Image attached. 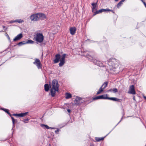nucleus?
<instances>
[{
	"label": "nucleus",
	"instance_id": "obj_1",
	"mask_svg": "<svg viewBox=\"0 0 146 146\" xmlns=\"http://www.w3.org/2000/svg\"><path fill=\"white\" fill-rule=\"evenodd\" d=\"M50 94L52 97H54L56 91L59 90V84L58 81L56 80H54L52 81L51 84L50 85Z\"/></svg>",
	"mask_w": 146,
	"mask_h": 146
},
{
	"label": "nucleus",
	"instance_id": "obj_2",
	"mask_svg": "<svg viewBox=\"0 0 146 146\" xmlns=\"http://www.w3.org/2000/svg\"><path fill=\"white\" fill-rule=\"evenodd\" d=\"M66 54H63L61 56L59 54H57L55 55V58L54 60V62L55 63H58L60 60V63L59 65L60 66H62L65 62V58Z\"/></svg>",
	"mask_w": 146,
	"mask_h": 146
},
{
	"label": "nucleus",
	"instance_id": "obj_3",
	"mask_svg": "<svg viewBox=\"0 0 146 146\" xmlns=\"http://www.w3.org/2000/svg\"><path fill=\"white\" fill-rule=\"evenodd\" d=\"M34 39L37 42L41 43L44 40V36L42 34L38 33L34 36Z\"/></svg>",
	"mask_w": 146,
	"mask_h": 146
},
{
	"label": "nucleus",
	"instance_id": "obj_4",
	"mask_svg": "<svg viewBox=\"0 0 146 146\" xmlns=\"http://www.w3.org/2000/svg\"><path fill=\"white\" fill-rule=\"evenodd\" d=\"M30 18L31 21H37L39 20L38 13L32 15Z\"/></svg>",
	"mask_w": 146,
	"mask_h": 146
},
{
	"label": "nucleus",
	"instance_id": "obj_5",
	"mask_svg": "<svg viewBox=\"0 0 146 146\" xmlns=\"http://www.w3.org/2000/svg\"><path fill=\"white\" fill-rule=\"evenodd\" d=\"M128 93L133 95H135L136 94L135 89V86L134 85H131L129 86Z\"/></svg>",
	"mask_w": 146,
	"mask_h": 146
},
{
	"label": "nucleus",
	"instance_id": "obj_6",
	"mask_svg": "<svg viewBox=\"0 0 146 146\" xmlns=\"http://www.w3.org/2000/svg\"><path fill=\"white\" fill-rule=\"evenodd\" d=\"M33 64L35 65L38 69L42 68V65L39 59L36 58L35 59V61L33 62Z\"/></svg>",
	"mask_w": 146,
	"mask_h": 146
},
{
	"label": "nucleus",
	"instance_id": "obj_7",
	"mask_svg": "<svg viewBox=\"0 0 146 146\" xmlns=\"http://www.w3.org/2000/svg\"><path fill=\"white\" fill-rule=\"evenodd\" d=\"M108 97H107V95H103L101 96H99L97 97H96L94 98L93 99V100H96L99 99H108Z\"/></svg>",
	"mask_w": 146,
	"mask_h": 146
},
{
	"label": "nucleus",
	"instance_id": "obj_8",
	"mask_svg": "<svg viewBox=\"0 0 146 146\" xmlns=\"http://www.w3.org/2000/svg\"><path fill=\"white\" fill-rule=\"evenodd\" d=\"M82 98L79 97H77L74 101L75 104H79L82 103Z\"/></svg>",
	"mask_w": 146,
	"mask_h": 146
},
{
	"label": "nucleus",
	"instance_id": "obj_9",
	"mask_svg": "<svg viewBox=\"0 0 146 146\" xmlns=\"http://www.w3.org/2000/svg\"><path fill=\"white\" fill-rule=\"evenodd\" d=\"M38 15L39 20L44 19L46 18V16L45 15L42 13H38Z\"/></svg>",
	"mask_w": 146,
	"mask_h": 146
},
{
	"label": "nucleus",
	"instance_id": "obj_10",
	"mask_svg": "<svg viewBox=\"0 0 146 146\" xmlns=\"http://www.w3.org/2000/svg\"><path fill=\"white\" fill-rule=\"evenodd\" d=\"M22 37V34L21 33H20L17 35L13 39V40L14 41H16L20 39Z\"/></svg>",
	"mask_w": 146,
	"mask_h": 146
},
{
	"label": "nucleus",
	"instance_id": "obj_11",
	"mask_svg": "<svg viewBox=\"0 0 146 146\" xmlns=\"http://www.w3.org/2000/svg\"><path fill=\"white\" fill-rule=\"evenodd\" d=\"M92 5L93 6V8L92 9V11L94 13V12H95L96 11H95L97 10V2L96 3H92Z\"/></svg>",
	"mask_w": 146,
	"mask_h": 146
},
{
	"label": "nucleus",
	"instance_id": "obj_12",
	"mask_svg": "<svg viewBox=\"0 0 146 146\" xmlns=\"http://www.w3.org/2000/svg\"><path fill=\"white\" fill-rule=\"evenodd\" d=\"M70 33L72 35L75 34L76 31V28L75 27H71L70 29Z\"/></svg>",
	"mask_w": 146,
	"mask_h": 146
},
{
	"label": "nucleus",
	"instance_id": "obj_13",
	"mask_svg": "<svg viewBox=\"0 0 146 146\" xmlns=\"http://www.w3.org/2000/svg\"><path fill=\"white\" fill-rule=\"evenodd\" d=\"M94 63L99 66L102 67L103 66L102 63L100 61L95 60L94 61Z\"/></svg>",
	"mask_w": 146,
	"mask_h": 146
},
{
	"label": "nucleus",
	"instance_id": "obj_14",
	"mask_svg": "<svg viewBox=\"0 0 146 146\" xmlns=\"http://www.w3.org/2000/svg\"><path fill=\"white\" fill-rule=\"evenodd\" d=\"M108 99L112 100L113 101H117V102H120L121 100L119 99H118L115 98H109L108 97Z\"/></svg>",
	"mask_w": 146,
	"mask_h": 146
},
{
	"label": "nucleus",
	"instance_id": "obj_15",
	"mask_svg": "<svg viewBox=\"0 0 146 146\" xmlns=\"http://www.w3.org/2000/svg\"><path fill=\"white\" fill-rule=\"evenodd\" d=\"M40 126L42 127H43V128H45L47 129H53V128L48 127L47 125H45L43 124H41Z\"/></svg>",
	"mask_w": 146,
	"mask_h": 146
},
{
	"label": "nucleus",
	"instance_id": "obj_16",
	"mask_svg": "<svg viewBox=\"0 0 146 146\" xmlns=\"http://www.w3.org/2000/svg\"><path fill=\"white\" fill-rule=\"evenodd\" d=\"M72 97L71 94L68 93H66V99H68L71 98Z\"/></svg>",
	"mask_w": 146,
	"mask_h": 146
},
{
	"label": "nucleus",
	"instance_id": "obj_17",
	"mask_svg": "<svg viewBox=\"0 0 146 146\" xmlns=\"http://www.w3.org/2000/svg\"><path fill=\"white\" fill-rule=\"evenodd\" d=\"M103 12V9H101L98 11H96L95 12H94V15H95L97 14L101 13Z\"/></svg>",
	"mask_w": 146,
	"mask_h": 146
},
{
	"label": "nucleus",
	"instance_id": "obj_18",
	"mask_svg": "<svg viewBox=\"0 0 146 146\" xmlns=\"http://www.w3.org/2000/svg\"><path fill=\"white\" fill-rule=\"evenodd\" d=\"M44 89L46 91L48 92L49 90V85L48 84H46L44 86Z\"/></svg>",
	"mask_w": 146,
	"mask_h": 146
},
{
	"label": "nucleus",
	"instance_id": "obj_19",
	"mask_svg": "<svg viewBox=\"0 0 146 146\" xmlns=\"http://www.w3.org/2000/svg\"><path fill=\"white\" fill-rule=\"evenodd\" d=\"M108 84V82H106L102 85L101 87L104 90L105 88L107 86Z\"/></svg>",
	"mask_w": 146,
	"mask_h": 146
},
{
	"label": "nucleus",
	"instance_id": "obj_20",
	"mask_svg": "<svg viewBox=\"0 0 146 146\" xmlns=\"http://www.w3.org/2000/svg\"><path fill=\"white\" fill-rule=\"evenodd\" d=\"M12 118V122L13 123V127H14L15 126V123H16L17 122V120L16 119H15L13 117L11 116H10Z\"/></svg>",
	"mask_w": 146,
	"mask_h": 146
},
{
	"label": "nucleus",
	"instance_id": "obj_21",
	"mask_svg": "<svg viewBox=\"0 0 146 146\" xmlns=\"http://www.w3.org/2000/svg\"><path fill=\"white\" fill-rule=\"evenodd\" d=\"M34 43V42L31 40H29L27 41H26V44H33Z\"/></svg>",
	"mask_w": 146,
	"mask_h": 146
},
{
	"label": "nucleus",
	"instance_id": "obj_22",
	"mask_svg": "<svg viewBox=\"0 0 146 146\" xmlns=\"http://www.w3.org/2000/svg\"><path fill=\"white\" fill-rule=\"evenodd\" d=\"M95 139H96V141H97L99 142L103 140L104 139V137H101V138H99V137H96Z\"/></svg>",
	"mask_w": 146,
	"mask_h": 146
},
{
	"label": "nucleus",
	"instance_id": "obj_23",
	"mask_svg": "<svg viewBox=\"0 0 146 146\" xmlns=\"http://www.w3.org/2000/svg\"><path fill=\"white\" fill-rule=\"evenodd\" d=\"M104 90L102 87H101L100 88L99 90L97 92V94H100L101 92L103 91Z\"/></svg>",
	"mask_w": 146,
	"mask_h": 146
},
{
	"label": "nucleus",
	"instance_id": "obj_24",
	"mask_svg": "<svg viewBox=\"0 0 146 146\" xmlns=\"http://www.w3.org/2000/svg\"><path fill=\"white\" fill-rule=\"evenodd\" d=\"M112 61H111L109 62L108 64L110 66H111L113 68L115 67V65L114 64H113Z\"/></svg>",
	"mask_w": 146,
	"mask_h": 146
},
{
	"label": "nucleus",
	"instance_id": "obj_25",
	"mask_svg": "<svg viewBox=\"0 0 146 146\" xmlns=\"http://www.w3.org/2000/svg\"><path fill=\"white\" fill-rule=\"evenodd\" d=\"M2 110H3L4 111L7 113L10 116H11V114L9 112V111L8 109L4 108H2Z\"/></svg>",
	"mask_w": 146,
	"mask_h": 146
},
{
	"label": "nucleus",
	"instance_id": "obj_26",
	"mask_svg": "<svg viewBox=\"0 0 146 146\" xmlns=\"http://www.w3.org/2000/svg\"><path fill=\"white\" fill-rule=\"evenodd\" d=\"M28 113V112H26L24 113H20V117H23L25 116Z\"/></svg>",
	"mask_w": 146,
	"mask_h": 146
},
{
	"label": "nucleus",
	"instance_id": "obj_27",
	"mask_svg": "<svg viewBox=\"0 0 146 146\" xmlns=\"http://www.w3.org/2000/svg\"><path fill=\"white\" fill-rule=\"evenodd\" d=\"M26 41L21 42L19 43L18 45L19 46H21L22 45L26 44Z\"/></svg>",
	"mask_w": 146,
	"mask_h": 146
},
{
	"label": "nucleus",
	"instance_id": "obj_28",
	"mask_svg": "<svg viewBox=\"0 0 146 146\" xmlns=\"http://www.w3.org/2000/svg\"><path fill=\"white\" fill-rule=\"evenodd\" d=\"M103 12H109L110 11H112L111 10L109 9H103Z\"/></svg>",
	"mask_w": 146,
	"mask_h": 146
},
{
	"label": "nucleus",
	"instance_id": "obj_29",
	"mask_svg": "<svg viewBox=\"0 0 146 146\" xmlns=\"http://www.w3.org/2000/svg\"><path fill=\"white\" fill-rule=\"evenodd\" d=\"M122 3L120 1L117 5V7L119 8L121 5Z\"/></svg>",
	"mask_w": 146,
	"mask_h": 146
},
{
	"label": "nucleus",
	"instance_id": "obj_30",
	"mask_svg": "<svg viewBox=\"0 0 146 146\" xmlns=\"http://www.w3.org/2000/svg\"><path fill=\"white\" fill-rule=\"evenodd\" d=\"M17 22L19 23H22L24 22L23 20L20 19L17 20Z\"/></svg>",
	"mask_w": 146,
	"mask_h": 146
},
{
	"label": "nucleus",
	"instance_id": "obj_31",
	"mask_svg": "<svg viewBox=\"0 0 146 146\" xmlns=\"http://www.w3.org/2000/svg\"><path fill=\"white\" fill-rule=\"evenodd\" d=\"M113 92L114 93L117 92L118 91L117 89L116 88L113 89Z\"/></svg>",
	"mask_w": 146,
	"mask_h": 146
},
{
	"label": "nucleus",
	"instance_id": "obj_32",
	"mask_svg": "<svg viewBox=\"0 0 146 146\" xmlns=\"http://www.w3.org/2000/svg\"><path fill=\"white\" fill-rule=\"evenodd\" d=\"M13 115L16 116L17 117H20V113L14 114H13Z\"/></svg>",
	"mask_w": 146,
	"mask_h": 146
},
{
	"label": "nucleus",
	"instance_id": "obj_33",
	"mask_svg": "<svg viewBox=\"0 0 146 146\" xmlns=\"http://www.w3.org/2000/svg\"><path fill=\"white\" fill-rule=\"evenodd\" d=\"M60 130L59 129H58L57 130L55 131V133L57 134H58V133L60 131Z\"/></svg>",
	"mask_w": 146,
	"mask_h": 146
},
{
	"label": "nucleus",
	"instance_id": "obj_34",
	"mask_svg": "<svg viewBox=\"0 0 146 146\" xmlns=\"http://www.w3.org/2000/svg\"><path fill=\"white\" fill-rule=\"evenodd\" d=\"M112 89H111L109 90H108V92H113V90Z\"/></svg>",
	"mask_w": 146,
	"mask_h": 146
},
{
	"label": "nucleus",
	"instance_id": "obj_35",
	"mask_svg": "<svg viewBox=\"0 0 146 146\" xmlns=\"http://www.w3.org/2000/svg\"><path fill=\"white\" fill-rule=\"evenodd\" d=\"M67 111L69 113H70L71 111L70 110V109H68L67 110Z\"/></svg>",
	"mask_w": 146,
	"mask_h": 146
},
{
	"label": "nucleus",
	"instance_id": "obj_36",
	"mask_svg": "<svg viewBox=\"0 0 146 146\" xmlns=\"http://www.w3.org/2000/svg\"><path fill=\"white\" fill-rule=\"evenodd\" d=\"M7 38H8V39L9 40V41H10V38L9 36L8 35H7Z\"/></svg>",
	"mask_w": 146,
	"mask_h": 146
},
{
	"label": "nucleus",
	"instance_id": "obj_37",
	"mask_svg": "<svg viewBox=\"0 0 146 146\" xmlns=\"http://www.w3.org/2000/svg\"><path fill=\"white\" fill-rule=\"evenodd\" d=\"M9 23H14V21H11L9 22Z\"/></svg>",
	"mask_w": 146,
	"mask_h": 146
},
{
	"label": "nucleus",
	"instance_id": "obj_38",
	"mask_svg": "<svg viewBox=\"0 0 146 146\" xmlns=\"http://www.w3.org/2000/svg\"><path fill=\"white\" fill-rule=\"evenodd\" d=\"M28 120H29L28 119H25V121H24V122L25 123L26 122H25V121H28Z\"/></svg>",
	"mask_w": 146,
	"mask_h": 146
},
{
	"label": "nucleus",
	"instance_id": "obj_39",
	"mask_svg": "<svg viewBox=\"0 0 146 146\" xmlns=\"http://www.w3.org/2000/svg\"><path fill=\"white\" fill-rule=\"evenodd\" d=\"M125 0H121L120 1V2L122 3Z\"/></svg>",
	"mask_w": 146,
	"mask_h": 146
},
{
	"label": "nucleus",
	"instance_id": "obj_40",
	"mask_svg": "<svg viewBox=\"0 0 146 146\" xmlns=\"http://www.w3.org/2000/svg\"><path fill=\"white\" fill-rule=\"evenodd\" d=\"M133 100H135V96H134L133 97Z\"/></svg>",
	"mask_w": 146,
	"mask_h": 146
},
{
	"label": "nucleus",
	"instance_id": "obj_41",
	"mask_svg": "<svg viewBox=\"0 0 146 146\" xmlns=\"http://www.w3.org/2000/svg\"><path fill=\"white\" fill-rule=\"evenodd\" d=\"M143 97L146 100V96H143Z\"/></svg>",
	"mask_w": 146,
	"mask_h": 146
},
{
	"label": "nucleus",
	"instance_id": "obj_42",
	"mask_svg": "<svg viewBox=\"0 0 146 146\" xmlns=\"http://www.w3.org/2000/svg\"><path fill=\"white\" fill-rule=\"evenodd\" d=\"M17 20H15V21H14V22H17Z\"/></svg>",
	"mask_w": 146,
	"mask_h": 146
},
{
	"label": "nucleus",
	"instance_id": "obj_43",
	"mask_svg": "<svg viewBox=\"0 0 146 146\" xmlns=\"http://www.w3.org/2000/svg\"><path fill=\"white\" fill-rule=\"evenodd\" d=\"M143 3L144 4V5H145V6L146 5V3L145 2H143Z\"/></svg>",
	"mask_w": 146,
	"mask_h": 146
},
{
	"label": "nucleus",
	"instance_id": "obj_44",
	"mask_svg": "<svg viewBox=\"0 0 146 146\" xmlns=\"http://www.w3.org/2000/svg\"><path fill=\"white\" fill-rule=\"evenodd\" d=\"M143 3L144 4V5H145V6L146 5V3L145 2H143Z\"/></svg>",
	"mask_w": 146,
	"mask_h": 146
},
{
	"label": "nucleus",
	"instance_id": "obj_45",
	"mask_svg": "<svg viewBox=\"0 0 146 146\" xmlns=\"http://www.w3.org/2000/svg\"><path fill=\"white\" fill-rule=\"evenodd\" d=\"M3 28H5V26H3Z\"/></svg>",
	"mask_w": 146,
	"mask_h": 146
},
{
	"label": "nucleus",
	"instance_id": "obj_46",
	"mask_svg": "<svg viewBox=\"0 0 146 146\" xmlns=\"http://www.w3.org/2000/svg\"><path fill=\"white\" fill-rule=\"evenodd\" d=\"M119 0H115V1H118Z\"/></svg>",
	"mask_w": 146,
	"mask_h": 146
},
{
	"label": "nucleus",
	"instance_id": "obj_47",
	"mask_svg": "<svg viewBox=\"0 0 146 146\" xmlns=\"http://www.w3.org/2000/svg\"><path fill=\"white\" fill-rule=\"evenodd\" d=\"M141 0V1L142 2H143V0Z\"/></svg>",
	"mask_w": 146,
	"mask_h": 146
},
{
	"label": "nucleus",
	"instance_id": "obj_48",
	"mask_svg": "<svg viewBox=\"0 0 146 146\" xmlns=\"http://www.w3.org/2000/svg\"><path fill=\"white\" fill-rule=\"evenodd\" d=\"M145 7H146V5H145Z\"/></svg>",
	"mask_w": 146,
	"mask_h": 146
},
{
	"label": "nucleus",
	"instance_id": "obj_49",
	"mask_svg": "<svg viewBox=\"0 0 146 146\" xmlns=\"http://www.w3.org/2000/svg\"><path fill=\"white\" fill-rule=\"evenodd\" d=\"M3 31H0V32H2Z\"/></svg>",
	"mask_w": 146,
	"mask_h": 146
},
{
	"label": "nucleus",
	"instance_id": "obj_50",
	"mask_svg": "<svg viewBox=\"0 0 146 146\" xmlns=\"http://www.w3.org/2000/svg\"><path fill=\"white\" fill-rule=\"evenodd\" d=\"M142 2H143H143H144V1H143Z\"/></svg>",
	"mask_w": 146,
	"mask_h": 146
}]
</instances>
